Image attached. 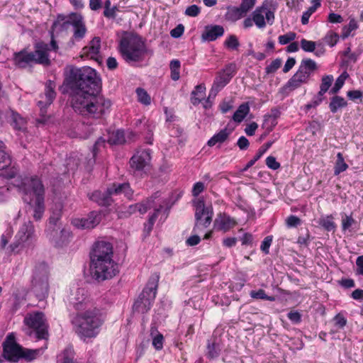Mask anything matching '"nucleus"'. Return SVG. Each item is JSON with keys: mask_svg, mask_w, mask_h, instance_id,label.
Listing matches in <instances>:
<instances>
[{"mask_svg": "<svg viewBox=\"0 0 363 363\" xmlns=\"http://www.w3.org/2000/svg\"><path fill=\"white\" fill-rule=\"evenodd\" d=\"M59 363H78L74 359V352L72 347H67L61 354L58 356Z\"/></svg>", "mask_w": 363, "mask_h": 363, "instance_id": "obj_41", "label": "nucleus"}, {"mask_svg": "<svg viewBox=\"0 0 363 363\" xmlns=\"http://www.w3.org/2000/svg\"><path fill=\"white\" fill-rule=\"evenodd\" d=\"M301 49L306 52H314L316 57H321L325 52V49L322 43L308 40L305 38L300 42Z\"/></svg>", "mask_w": 363, "mask_h": 363, "instance_id": "obj_25", "label": "nucleus"}, {"mask_svg": "<svg viewBox=\"0 0 363 363\" xmlns=\"http://www.w3.org/2000/svg\"><path fill=\"white\" fill-rule=\"evenodd\" d=\"M90 270L93 277L99 281H104L115 277L119 272L118 264L113 259H99L90 258Z\"/></svg>", "mask_w": 363, "mask_h": 363, "instance_id": "obj_11", "label": "nucleus"}, {"mask_svg": "<svg viewBox=\"0 0 363 363\" xmlns=\"http://www.w3.org/2000/svg\"><path fill=\"white\" fill-rule=\"evenodd\" d=\"M170 207L171 206H167V203L165 201H163L162 203H160L158 204V207L155 208L154 213L150 216L147 223L145 224L144 231L147 233V234H149L152 231L158 214L163 211L165 214V217H167L169 213Z\"/></svg>", "mask_w": 363, "mask_h": 363, "instance_id": "obj_28", "label": "nucleus"}, {"mask_svg": "<svg viewBox=\"0 0 363 363\" xmlns=\"http://www.w3.org/2000/svg\"><path fill=\"white\" fill-rule=\"evenodd\" d=\"M272 235H268L265 237L264 240L262 242L260 249L265 255H268L269 253V247L272 245Z\"/></svg>", "mask_w": 363, "mask_h": 363, "instance_id": "obj_61", "label": "nucleus"}, {"mask_svg": "<svg viewBox=\"0 0 363 363\" xmlns=\"http://www.w3.org/2000/svg\"><path fill=\"white\" fill-rule=\"evenodd\" d=\"M333 322L337 330L343 329L347 323V319L341 313L337 314L333 318Z\"/></svg>", "mask_w": 363, "mask_h": 363, "instance_id": "obj_57", "label": "nucleus"}, {"mask_svg": "<svg viewBox=\"0 0 363 363\" xmlns=\"http://www.w3.org/2000/svg\"><path fill=\"white\" fill-rule=\"evenodd\" d=\"M39 352L40 351L38 350H28V349L23 350V349L21 358H24L29 361L33 360L36 357V356L38 354Z\"/></svg>", "mask_w": 363, "mask_h": 363, "instance_id": "obj_62", "label": "nucleus"}, {"mask_svg": "<svg viewBox=\"0 0 363 363\" xmlns=\"http://www.w3.org/2000/svg\"><path fill=\"white\" fill-rule=\"evenodd\" d=\"M252 18L255 26L259 29L264 28L267 23L272 26L275 19L274 12L269 8L268 4L265 2L255 9L252 13Z\"/></svg>", "mask_w": 363, "mask_h": 363, "instance_id": "obj_15", "label": "nucleus"}, {"mask_svg": "<svg viewBox=\"0 0 363 363\" xmlns=\"http://www.w3.org/2000/svg\"><path fill=\"white\" fill-rule=\"evenodd\" d=\"M113 250L111 243L106 241H98L95 242L90 258L104 259H113Z\"/></svg>", "mask_w": 363, "mask_h": 363, "instance_id": "obj_19", "label": "nucleus"}, {"mask_svg": "<svg viewBox=\"0 0 363 363\" xmlns=\"http://www.w3.org/2000/svg\"><path fill=\"white\" fill-rule=\"evenodd\" d=\"M224 45L230 50H238L240 43L235 35H230L224 42Z\"/></svg>", "mask_w": 363, "mask_h": 363, "instance_id": "obj_52", "label": "nucleus"}, {"mask_svg": "<svg viewBox=\"0 0 363 363\" xmlns=\"http://www.w3.org/2000/svg\"><path fill=\"white\" fill-rule=\"evenodd\" d=\"M120 51L124 60L135 62L142 60L146 53V47L140 37L123 38L120 42Z\"/></svg>", "mask_w": 363, "mask_h": 363, "instance_id": "obj_7", "label": "nucleus"}, {"mask_svg": "<svg viewBox=\"0 0 363 363\" xmlns=\"http://www.w3.org/2000/svg\"><path fill=\"white\" fill-rule=\"evenodd\" d=\"M49 268L45 262L35 264L32 276V291L40 301L45 299L48 294Z\"/></svg>", "mask_w": 363, "mask_h": 363, "instance_id": "obj_8", "label": "nucleus"}, {"mask_svg": "<svg viewBox=\"0 0 363 363\" xmlns=\"http://www.w3.org/2000/svg\"><path fill=\"white\" fill-rule=\"evenodd\" d=\"M250 112V106L248 103H243L239 106L237 111L233 116V120L235 122L240 123Z\"/></svg>", "mask_w": 363, "mask_h": 363, "instance_id": "obj_38", "label": "nucleus"}, {"mask_svg": "<svg viewBox=\"0 0 363 363\" xmlns=\"http://www.w3.org/2000/svg\"><path fill=\"white\" fill-rule=\"evenodd\" d=\"M355 223L356 220L352 218V215H345L342 216V229L343 231L350 230Z\"/></svg>", "mask_w": 363, "mask_h": 363, "instance_id": "obj_53", "label": "nucleus"}, {"mask_svg": "<svg viewBox=\"0 0 363 363\" xmlns=\"http://www.w3.org/2000/svg\"><path fill=\"white\" fill-rule=\"evenodd\" d=\"M104 322V315L96 307L78 313L72 320L75 332L84 339L96 337Z\"/></svg>", "mask_w": 363, "mask_h": 363, "instance_id": "obj_4", "label": "nucleus"}, {"mask_svg": "<svg viewBox=\"0 0 363 363\" xmlns=\"http://www.w3.org/2000/svg\"><path fill=\"white\" fill-rule=\"evenodd\" d=\"M48 50L49 46L48 43L38 42L35 45V50L33 52L22 50L18 52L14 53L13 60L15 65L21 68H25L33 63L48 65L50 63Z\"/></svg>", "mask_w": 363, "mask_h": 363, "instance_id": "obj_5", "label": "nucleus"}, {"mask_svg": "<svg viewBox=\"0 0 363 363\" xmlns=\"http://www.w3.org/2000/svg\"><path fill=\"white\" fill-rule=\"evenodd\" d=\"M11 164L10 155L6 150V147L0 144V170H4Z\"/></svg>", "mask_w": 363, "mask_h": 363, "instance_id": "obj_44", "label": "nucleus"}, {"mask_svg": "<svg viewBox=\"0 0 363 363\" xmlns=\"http://www.w3.org/2000/svg\"><path fill=\"white\" fill-rule=\"evenodd\" d=\"M106 140L102 137L99 138L95 142L92 149L94 162L95 161V157L98 152H99L102 148H104Z\"/></svg>", "mask_w": 363, "mask_h": 363, "instance_id": "obj_59", "label": "nucleus"}, {"mask_svg": "<svg viewBox=\"0 0 363 363\" xmlns=\"http://www.w3.org/2000/svg\"><path fill=\"white\" fill-rule=\"evenodd\" d=\"M69 303L79 311H84L89 308H94L92 302L87 296V291L84 288H78L72 294L69 299Z\"/></svg>", "mask_w": 363, "mask_h": 363, "instance_id": "obj_17", "label": "nucleus"}, {"mask_svg": "<svg viewBox=\"0 0 363 363\" xmlns=\"http://www.w3.org/2000/svg\"><path fill=\"white\" fill-rule=\"evenodd\" d=\"M69 22L73 27L72 40L77 42L82 40L87 32L83 16L78 13H71L69 14Z\"/></svg>", "mask_w": 363, "mask_h": 363, "instance_id": "obj_18", "label": "nucleus"}, {"mask_svg": "<svg viewBox=\"0 0 363 363\" xmlns=\"http://www.w3.org/2000/svg\"><path fill=\"white\" fill-rule=\"evenodd\" d=\"M35 241V230L31 221L24 223L14 237L13 242L8 247L9 252H19L30 248Z\"/></svg>", "mask_w": 363, "mask_h": 363, "instance_id": "obj_10", "label": "nucleus"}, {"mask_svg": "<svg viewBox=\"0 0 363 363\" xmlns=\"http://www.w3.org/2000/svg\"><path fill=\"white\" fill-rule=\"evenodd\" d=\"M347 106V101L342 96L334 95L330 99L329 108L331 113H335L340 108Z\"/></svg>", "mask_w": 363, "mask_h": 363, "instance_id": "obj_34", "label": "nucleus"}, {"mask_svg": "<svg viewBox=\"0 0 363 363\" xmlns=\"http://www.w3.org/2000/svg\"><path fill=\"white\" fill-rule=\"evenodd\" d=\"M58 229H55V228H52L50 238L55 243L57 246H62L65 245L69 240L71 236V233L68 229L62 228L58 233Z\"/></svg>", "mask_w": 363, "mask_h": 363, "instance_id": "obj_29", "label": "nucleus"}, {"mask_svg": "<svg viewBox=\"0 0 363 363\" xmlns=\"http://www.w3.org/2000/svg\"><path fill=\"white\" fill-rule=\"evenodd\" d=\"M248 11L240 4L239 6H233L228 9L225 18L228 21L235 22L245 16Z\"/></svg>", "mask_w": 363, "mask_h": 363, "instance_id": "obj_32", "label": "nucleus"}, {"mask_svg": "<svg viewBox=\"0 0 363 363\" xmlns=\"http://www.w3.org/2000/svg\"><path fill=\"white\" fill-rule=\"evenodd\" d=\"M101 48V40L99 37H94L89 44L82 49V55L95 59L98 56Z\"/></svg>", "mask_w": 363, "mask_h": 363, "instance_id": "obj_31", "label": "nucleus"}, {"mask_svg": "<svg viewBox=\"0 0 363 363\" xmlns=\"http://www.w3.org/2000/svg\"><path fill=\"white\" fill-rule=\"evenodd\" d=\"M236 72L237 67L234 62L228 64L223 69L218 72L209 91L208 99H215L218 92L230 82Z\"/></svg>", "mask_w": 363, "mask_h": 363, "instance_id": "obj_13", "label": "nucleus"}, {"mask_svg": "<svg viewBox=\"0 0 363 363\" xmlns=\"http://www.w3.org/2000/svg\"><path fill=\"white\" fill-rule=\"evenodd\" d=\"M23 348L16 342L13 333H9L3 342V355L11 362H17L22 357Z\"/></svg>", "mask_w": 363, "mask_h": 363, "instance_id": "obj_16", "label": "nucleus"}, {"mask_svg": "<svg viewBox=\"0 0 363 363\" xmlns=\"http://www.w3.org/2000/svg\"><path fill=\"white\" fill-rule=\"evenodd\" d=\"M281 111L277 108H273L271 109V113L264 116L263 125H267L268 123H270V130L277 125V119L280 116Z\"/></svg>", "mask_w": 363, "mask_h": 363, "instance_id": "obj_45", "label": "nucleus"}, {"mask_svg": "<svg viewBox=\"0 0 363 363\" xmlns=\"http://www.w3.org/2000/svg\"><path fill=\"white\" fill-rule=\"evenodd\" d=\"M303 83L294 75L289 79L287 83L281 88L282 93H289L299 88Z\"/></svg>", "mask_w": 363, "mask_h": 363, "instance_id": "obj_46", "label": "nucleus"}, {"mask_svg": "<svg viewBox=\"0 0 363 363\" xmlns=\"http://www.w3.org/2000/svg\"><path fill=\"white\" fill-rule=\"evenodd\" d=\"M236 225V220L225 213L218 214L214 220V226L216 229L218 230H222L224 233L229 231Z\"/></svg>", "mask_w": 363, "mask_h": 363, "instance_id": "obj_24", "label": "nucleus"}, {"mask_svg": "<svg viewBox=\"0 0 363 363\" xmlns=\"http://www.w3.org/2000/svg\"><path fill=\"white\" fill-rule=\"evenodd\" d=\"M358 28L357 23L354 19H351L349 24L345 26L342 33V38L343 39L347 38L352 30H356Z\"/></svg>", "mask_w": 363, "mask_h": 363, "instance_id": "obj_56", "label": "nucleus"}, {"mask_svg": "<svg viewBox=\"0 0 363 363\" xmlns=\"http://www.w3.org/2000/svg\"><path fill=\"white\" fill-rule=\"evenodd\" d=\"M136 94L139 102L144 105H149L151 103V99L147 92L143 88H137Z\"/></svg>", "mask_w": 363, "mask_h": 363, "instance_id": "obj_50", "label": "nucleus"}, {"mask_svg": "<svg viewBox=\"0 0 363 363\" xmlns=\"http://www.w3.org/2000/svg\"><path fill=\"white\" fill-rule=\"evenodd\" d=\"M152 151L150 149H140L131 157L130 167L137 175L147 174L151 169Z\"/></svg>", "mask_w": 363, "mask_h": 363, "instance_id": "obj_14", "label": "nucleus"}, {"mask_svg": "<svg viewBox=\"0 0 363 363\" xmlns=\"http://www.w3.org/2000/svg\"><path fill=\"white\" fill-rule=\"evenodd\" d=\"M348 168L347 164L345 162L343 155L341 152L337 154V160L334 166V174L339 175L340 173L346 171Z\"/></svg>", "mask_w": 363, "mask_h": 363, "instance_id": "obj_47", "label": "nucleus"}, {"mask_svg": "<svg viewBox=\"0 0 363 363\" xmlns=\"http://www.w3.org/2000/svg\"><path fill=\"white\" fill-rule=\"evenodd\" d=\"M296 34L294 32H289L284 35H279L278 38L279 43L286 45L295 40Z\"/></svg>", "mask_w": 363, "mask_h": 363, "instance_id": "obj_58", "label": "nucleus"}, {"mask_svg": "<svg viewBox=\"0 0 363 363\" xmlns=\"http://www.w3.org/2000/svg\"><path fill=\"white\" fill-rule=\"evenodd\" d=\"M272 142H267L262 145L257 151V154L253 159L250 160L245 167L243 168V171H247L249 168L252 167L255 163L265 153V152L272 146Z\"/></svg>", "mask_w": 363, "mask_h": 363, "instance_id": "obj_40", "label": "nucleus"}, {"mask_svg": "<svg viewBox=\"0 0 363 363\" xmlns=\"http://www.w3.org/2000/svg\"><path fill=\"white\" fill-rule=\"evenodd\" d=\"M181 63L178 60H172L170 62L169 67L171 71V79L174 81H177L180 77Z\"/></svg>", "mask_w": 363, "mask_h": 363, "instance_id": "obj_48", "label": "nucleus"}, {"mask_svg": "<svg viewBox=\"0 0 363 363\" xmlns=\"http://www.w3.org/2000/svg\"><path fill=\"white\" fill-rule=\"evenodd\" d=\"M20 189L23 199L33 210V217L35 220L42 218L45 210V188L41 180L37 177L24 178Z\"/></svg>", "mask_w": 363, "mask_h": 363, "instance_id": "obj_3", "label": "nucleus"}, {"mask_svg": "<svg viewBox=\"0 0 363 363\" xmlns=\"http://www.w3.org/2000/svg\"><path fill=\"white\" fill-rule=\"evenodd\" d=\"M111 100L99 94V92L72 96V106L75 112L96 119H101L107 116L111 111Z\"/></svg>", "mask_w": 363, "mask_h": 363, "instance_id": "obj_2", "label": "nucleus"}, {"mask_svg": "<svg viewBox=\"0 0 363 363\" xmlns=\"http://www.w3.org/2000/svg\"><path fill=\"white\" fill-rule=\"evenodd\" d=\"M333 220V217L332 215L323 216L319 218L318 223L325 230L330 232L335 230L336 228V225Z\"/></svg>", "mask_w": 363, "mask_h": 363, "instance_id": "obj_42", "label": "nucleus"}, {"mask_svg": "<svg viewBox=\"0 0 363 363\" xmlns=\"http://www.w3.org/2000/svg\"><path fill=\"white\" fill-rule=\"evenodd\" d=\"M55 89V83L54 82L49 80L46 82L45 89V101H39L38 102V106L40 108V115L42 116H45L47 112V107L52 103L56 96Z\"/></svg>", "mask_w": 363, "mask_h": 363, "instance_id": "obj_23", "label": "nucleus"}, {"mask_svg": "<svg viewBox=\"0 0 363 363\" xmlns=\"http://www.w3.org/2000/svg\"><path fill=\"white\" fill-rule=\"evenodd\" d=\"M298 67L308 78H310L313 73L318 69L316 62L310 58L302 60Z\"/></svg>", "mask_w": 363, "mask_h": 363, "instance_id": "obj_35", "label": "nucleus"}, {"mask_svg": "<svg viewBox=\"0 0 363 363\" xmlns=\"http://www.w3.org/2000/svg\"><path fill=\"white\" fill-rule=\"evenodd\" d=\"M16 173V169L13 167H11L6 171H3L0 173V200H2L3 198L6 196L9 191L8 180L15 177Z\"/></svg>", "mask_w": 363, "mask_h": 363, "instance_id": "obj_27", "label": "nucleus"}, {"mask_svg": "<svg viewBox=\"0 0 363 363\" xmlns=\"http://www.w3.org/2000/svg\"><path fill=\"white\" fill-rule=\"evenodd\" d=\"M147 133L148 135H151V130L150 129L149 125H147L145 121V119L137 120L135 122V127L134 131L130 132V135L128 136L130 138H134L138 135H143L145 132Z\"/></svg>", "mask_w": 363, "mask_h": 363, "instance_id": "obj_36", "label": "nucleus"}, {"mask_svg": "<svg viewBox=\"0 0 363 363\" xmlns=\"http://www.w3.org/2000/svg\"><path fill=\"white\" fill-rule=\"evenodd\" d=\"M231 130L225 128L220 130L218 133H216L210 140H208L207 145L209 147H213L216 144L223 143L229 137Z\"/></svg>", "mask_w": 363, "mask_h": 363, "instance_id": "obj_33", "label": "nucleus"}, {"mask_svg": "<svg viewBox=\"0 0 363 363\" xmlns=\"http://www.w3.org/2000/svg\"><path fill=\"white\" fill-rule=\"evenodd\" d=\"M251 298L255 299H262L267 300L270 301H274L275 300L274 296H267L263 289H259L257 291H251L250 293Z\"/></svg>", "mask_w": 363, "mask_h": 363, "instance_id": "obj_51", "label": "nucleus"}, {"mask_svg": "<svg viewBox=\"0 0 363 363\" xmlns=\"http://www.w3.org/2000/svg\"><path fill=\"white\" fill-rule=\"evenodd\" d=\"M224 33V28L221 26L215 25L206 26L201 35L203 41H213L222 36Z\"/></svg>", "mask_w": 363, "mask_h": 363, "instance_id": "obj_30", "label": "nucleus"}, {"mask_svg": "<svg viewBox=\"0 0 363 363\" xmlns=\"http://www.w3.org/2000/svg\"><path fill=\"white\" fill-rule=\"evenodd\" d=\"M62 210V205L61 203H56L55 208L52 209V215L49 219V228H56L57 223L61 218Z\"/></svg>", "mask_w": 363, "mask_h": 363, "instance_id": "obj_39", "label": "nucleus"}, {"mask_svg": "<svg viewBox=\"0 0 363 363\" xmlns=\"http://www.w3.org/2000/svg\"><path fill=\"white\" fill-rule=\"evenodd\" d=\"M24 324L31 329L29 335L34 333L38 340H45L48 337V325L45 314L40 311L28 313L23 320Z\"/></svg>", "mask_w": 363, "mask_h": 363, "instance_id": "obj_12", "label": "nucleus"}, {"mask_svg": "<svg viewBox=\"0 0 363 363\" xmlns=\"http://www.w3.org/2000/svg\"><path fill=\"white\" fill-rule=\"evenodd\" d=\"M101 215L96 212H91L86 218H75L72 223L80 229H91L96 226L101 221Z\"/></svg>", "mask_w": 363, "mask_h": 363, "instance_id": "obj_21", "label": "nucleus"}, {"mask_svg": "<svg viewBox=\"0 0 363 363\" xmlns=\"http://www.w3.org/2000/svg\"><path fill=\"white\" fill-rule=\"evenodd\" d=\"M11 125L14 129L19 131H24L26 129V121L18 113L11 112Z\"/></svg>", "mask_w": 363, "mask_h": 363, "instance_id": "obj_37", "label": "nucleus"}, {"mask_svg": "<svg viewBox=\"0 0 363 363\" xmlns=\"http://www.w3.org/2000/svg\"><path fill=\"white\" fill-rule=\"evenodd\" d=\"M281 60L277 58L273 60L270 65L266 67L265 71L267 74L275 72L281 65Z\"/></svg>", "mask_w": 363, "mask_h": 363, "instance_id": "obj_60", "label": "nucleus"}, {"mask_svg": "<svg viewBox=\"0 0 363 363\" xmlns=\"http://www.w3.org/2000/svg\"><path fill=\"white\" fill-rule=\"evenodd\" d=\"M158 280L159 276L156 274L150 277L146 287L133 304V308L135 312L145 313L151 308L156 297Z\"/></svg>", "mask_w": 363, "mask_h": 363, "instance_id": "obj_9", "label": "nucleus"}, {"mask_svg": "<svg viewBox=\"0 0 363 363\" xmlns=\"http://www.w3.org/2000/svg\"><path fill=\"white\" fill-rule=\"evenodd\" d=\"M121 194H123L128 199H132L133 191L130 188L129 183H114L106 191H94L89 194L88 196L90 200L100 206H108L113 201L112 196Z\"/></svg>", "mask_w": 363, "mask_h": 363, "instance_id": "obj_6", "label": "nucleus"}, {"mask_svg": "<svg viewBox=\"0 0 363 363\" xmlns=\"http://www.w3.org/2000/svg\"><path fill=\"white\" fill-rule=\"evenodd\" d=\"M222 350V345L219 338L213 337L208 340L206 345V356L209 359L218 358Z\"/></svg>", "mask_w": 363, "mask_h": 363, "instance_id": "obj_26", "label": "nucleus"}, {"mask_svg": "<svg viewBox=\"0 0 363 363\" xmlns=\"http://www.w3.org/2000/svg\"><path fill=\"white\" fill-rule=\"evenodd\" d=\"M345 77H343V74H341L340 76H339L337 78L334 86L330 89L329 94L336 95L340 91L341 88L343 86V85L345 84Z\"/></svg>", "mask_w": 363, "mask_h": 363, "instance_id": "obj_54", "label": "nucleus"}, {"mask_svg": "<svg viewBox=\"0 0 363 363\" xmlns=\"http://www.w3.org/2000/svg\"><path fill=\"white\" fill-rule=\"evenodd\" d=\"M109 141L115 145L123 144L125 142V132L123 130H117L111 134Z\"/></svg>", "mask_w": 363, "mask_h": 363, "instance_id": "obj_49", "label": "nucleus"}, {"mask_svg": "<svg viewBox=\"0 0 363 363\" xmlns=\"http://www.w3.org/2000/svg\"><path fill=\"white\" fill-rule=\"evenodd\" d=\"M200 8L197 5L193 4L186 9L184 14L188 16L196 17L200 13Z\"/></svg>", "mask_w": 363, "mask_h": 363, "instance_id": "obj_64", "label": "nucleus"}, {"mask_svg": "<svg viewBox=\"0 0 363 363\" xmlns=\"http://www.w3.org/2000/svg\"><path fill=\"white\" fill-rule=\"evenodd\" d=\"M65 83L73 95L100 92L101 89V79L96 70L90 67H71Z\"/></svg>", "mask_w": 363, "mask_h": 363, "instance_id": "obj_1", "label": "nucleus"}, {"mask_svg": "<svg viewBox=\"0 0 363 363\" xmlns=\"http://www.w3.org/2000/svg\"><path fill=\"white\" fill-rule=\"evenodd\" d=\"M195 208V221H196V228L201 224V218H205V223L211 224L213 216V208L211 206H205L203 199H198L194 202Z\"/></svg>", "mask_w": 363, "mask_h": 363, "instance_id": "obj_20", "label": "nucleus"}, {"mask_svg": "<svg viewBox=\"0 0 363 363\" xmlns=\"http://www.w3.org/2000/svg\"><path fill=\"white\" fill-rule=\"evenodd\" d=\"M339 36L337 33L330 32L328 33L324 38L325 42L330 47L335 45L338 41Z\"/></svg>", "mask_w": 363, "mask_h": 363, "instance_id": "obj_63", "label": "nucleus"}, {"mask_svg": "<svg viewBox=\"0 0 363 363\" xmlns=\"http://www.w3.org/2000/svg\"><path fill=\"white\" fill-rule=\"evenodd\" d=\"M69 26H71L69 15L68 16L67 20H65V16H58L57 19L52 24V29L56 32L63 31L66 30Z\"/></svg>", "mask_w": 363, "mask_h": 363, "instance_id": "obj_43", "label": "nucleus"}, {"mask_svg": "<svg viewBox=\"0 0 363 363\" xmlns=\"http://www.w3.org/2000/svg\"><path fill=\"white\" fill-rule=\"evenodd\" d=\"M13 235V230L11 228H7L0 238V247L5 248L9 243Z\"/></svg>", "mask_w": 363, "mask_h": 363, "instance_id": "obj_55", "label": "nucleus"}, {"mask_svg": "<svg viewBox=\"0 0 363 363\" xmlns=\"http://www.w3.org/2000/svg\"><path fill=\"white\" fill-rule=\"evenodd\" d=\"M159 196V192H156L154 195H152L147 200L143 201L142 203L130 205L128 208L127 212L129 214H133L138 211L140 214H144L147 211L148 209L152 208L155 209V208L158 207L155 202V199Z\"/></svg>", "mask_w": 363, "mask_h": 363, "instance_id": "obj_22", "label": "nucleus"}]
</instances>
